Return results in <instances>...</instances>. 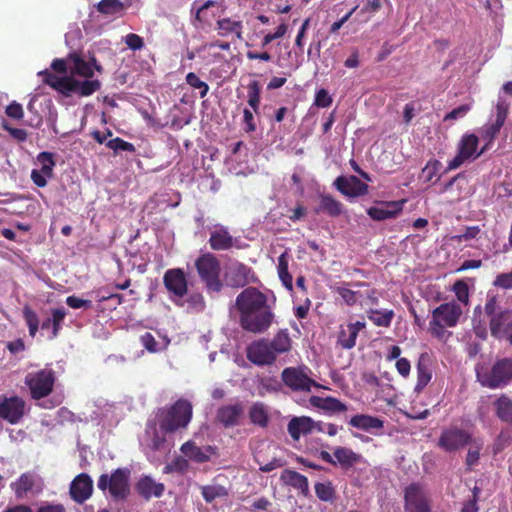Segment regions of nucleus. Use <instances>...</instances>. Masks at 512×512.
<instances>
[{"label": "nucleus", "mask_w": 512, "mask_h": 512, "mask_svg": "<svg viewBox=\"0 0 512 512\" xmlns=\"http://www.w3.org/2000/svg\"><path fill=\"white\" fill-rule=\"evenodd\" d=\"M235 307L239 313V323L243 330L262 334L274 322L275 314L266 294L256 287L243 289L236 297Z\"/></svg>", "instance_id": "f257e3e1"}, {"label": "nucleus", "mask_w": 512, "mask_h": 512, "mask_svg": "<svg viewBox=\"0 0 512 512\" xmlns=\"http://www.w3.org/2000/svg\"><path fill=\"white\" fill-rule=\"evenodd\" d=\"M192 416L193 405L185 398H180L173 404L159 409L157 413L159 428L165 434L186 429Z\"/></svg>", "instance_id": "f03ea898"}, {"label": "nucleus", "mask_w": 512, "mask_h": 512, "mask_svg": "<svg viewBox=\"0 0 512 512\" xmlns=\"http://www.w3.org/2000/svg\"><path fill=\"white\" fill-rule=\"evenodd\" d=\"M462 313V308L456 301L440 304L432 311V319L429 322L430 334L437 339H443L447 334L445 329L455 327Z\"/></svg>", "instance_id": "7ed1b4c3"}, {"label": "nucleus", "mask_w": 512, "mask_h": 512, "mask_svg": "<svg viewBox=\"0 0 512 512\" xmlns=\"http://www.w3.org/2000/svg\"><path fill=\"white\" fill-rule=\"evenodd\" d=\"M130 476V469L117 468L110 475H100L97 487L103 492L108 491L113 500L122 501L130 494Z\"/></svg>", "instance_id": "20e7f679"}, {"label": "nucleus", "mask_w": 512, "mask_h": 512, "mask_svg": "<svg viewBox=\"0 0 512 512\" xmlns=\"http://www.w3.org/2000/svg\"><path fill=\"white\" fill-rule=\"evenodd\" d=\"M195 268L208 293H219L222 290L220 262L214 254L208 252L200 255L195 261Z\"/></svg>", "instance_id": "39448f33"}, {"label": "nucleus", "mask_w": 512, "mask_h": 512, "mask_svg": "<svg viewBox=\"0 0 512 512\" xmlns=\"http://www.w3.org/2000/svg\"><path fill=\"white\" fill-rule=\"evenodd\" d=\"M56 381L55 372L52 369H41L28 373L25 376V385L29 388L31 398L40 400L49 396Z\"/></svg>", "instance_id": "423d86ee"}, {"label": "nucleus", "mask_w": 512, "mask_h": 512, "mask_svg": "<svg viewBox=\"0 0 512 512\" xmlns=\"http://www.w3.org/2000/svg\"><path fill=\"white\" fill-rule=\"evenodd\" d=\"M472 443V434L457 425L442 429L437 446L447 453H454Z\"/></svg>", "instance_id": "0eeeda50"}, {"label": "nucleus", "mask_w": 512, "mask_h": 512, "mask_svg": "<svg viewBox=\"0 0 512 512\" xmlns=\"http://www.w3.org/2000/svg\"><path fill=\"white\" fill-rule=\"evenodd\" d=\"M310 369L306 366L287 367L281 373L283 383L296 392H310L312 387L323 388L314 379L309 377Z\"/></svg>", "instance_id": "6e6552de"}, {"label": "nucleus", "mask_w": 512, "mask_h": 512, "mask_svg": "<svg viewBox=\"0 0 512 512\" xmlns=\"http://www.w3.org/2000/svg\"><path fill=\"white\" fill-rule=\"evenodd\" d=\"M224 280L229 287L243 288L249 283H256L258 278L251 267L242 262L234 261L227 266Z\"/></svg>", "instance_id": "1a4fd4ad"}, {"label": "nucleus", "mask_w": 512, "mask_h": 512, "mask_svg": "<svg viewBox=\"0 0 512 512\" xmlns=\"http://www.w3.org/2000/svg\"><path fill=\"white\" fill-rule=\"evenodd\" d=\"M512 380V359L503 358L495 362L490 373L483 376L481 384L490 389L507 385Z\"/></svg>", "instance_id": "9d476101"}, {"label": "nucleus", "mask_w": 512, "mask_h": 512, "mask_svg": "<svg viewBox=\"0 0 512 512\" xmlns=\"http://www.w3.org/2000/svg\"><path fill=\"white\" fill-rule=\"evenodd\" d=\"M319 457L324 462L336 466L337 464L344 470H348L359 464L363 457L361 454L354 452L351 448L337 446L333 450V456L325 450L320 451Z\"/></svg>", "instance_id": "9b49d317"}, {"label": "nucleus", "mask_w": 512, "mask_h": 512, "mask_svg": "<svg viewBox=\"0 0 512 512\" xmlns=\"http://www.w3.org/2000/svg\"><path fill=\"white\" fill-rule=\"evenodd\" d=\"M405 512H431L429 499L418 483H411L404 491Z\"/></svg>", "instance_id": "f8f14e48"}, {"label": "nucleus", "mask_w": 512, "mask_h": 512, "mask_svg": "<svg viewBox=\"0 0 512 512\" xmlns=\"http://www.w3.org/2000/svg\"><path fill=\"white\" fill-rule=\"evenodd\" d=\"M163 285L171 298L182 299L188 294V280L182 268H171L163 275Z\"/></svg>", "instance_id": "ddd939ff"}, {"label": "nucleus", "mask_w": 512, "mask_h": 512, "mask_svg": "<svg viewBox=\"0 0 512 512\" xmlns=\"http://www.w3.org/2000/svg\"><path fill=\"white\" fill-rule=\"evenodd\" d=\"M479 139L478 137L471 134H464L458 143L456 156L448 162L447 169L455 170L459 168L465 161L470 159H476L477 147Z\"/></svg>", "instance_id": "4468645a"}, {"label": "nucleus", "mask_w": 512, "mask_h": 512, "mask_svg": "<svg viewBox=\"0 0 512 512\" xmlns=\"http://www.w3.org/2000/svg\"><path fill=\"white\" fill-rule=\"evenodd\" d=\"M25 413V401L18 396L0 397V418L17 424Z\"/></svg>", "instance_id": "2eb2a0df"}, {"label": "nucleus", "mask_w": 512, "mask_h": 512, "mask_svg": "<svg viewBox=\"0 0 512 512\" xmlns=\"http://www.w3.org/2000/svg\"><path fill=\"white\" fill-rule=\"evenodd\" d=\"M333 185L342 195L348 198L365 196L369 189L366 183L354 175L338 176Z\"/></svg>", "instance_id": "dca6fc26"}, {"label": "nucleus", "mask_w": 512, "mask_h": 512, "mask_svg": "<svg viewBox=\"0 0 512 512\" xmlns=\"http://www.w3.org/2000/svg\"><path fill=\"white\" fill-rule=\"evenodd\" d=\"M247 358L254 364L263 366L272 364L276 355L271 349L269 341L261 339L252 342L247 348Z\"/></svg>", "instance_id": "f3484780"}, {"label": "nucleus", "mask_w": 512, "mask_h": 512, "mask_svg": "<svg viewBox=\"0 0 512 512\" xmlns=\"http://www.w3.org/2000/svg\"><path fill=\"white\" fill-rule=\"evenodd\" d=\"M71 498L78 504H83L93 493V480L86 474L77 475L70 484Z\"/></svg>", "instance_id": "a211bd4d"}, {"label": "nucleus", "mask_w": 512, "mask_h": 512, "mask_svg": "<svg viewBox=\"0 0 512 512\" xmlns=\"http://www.w3.org/2000/svg\"><path fill=\"white\" fill-rule=\"evenodd\" d=\"M39 478L33 472L22 473L18 479L10 483L11 490L15 493L18 500L24 499L28 493H34ZM41 489L35 490L38 493Z\"/></svg>", "instance_id": "6ab92c4d"}, {"label": "nucleus", "mask_w": 512, "mask_h": 512, "mask_svg": "<svg viewBox=\"0 0 512 512\" xmlns=\"http://www.w3.org/2000/svg\"><path fill=\"white\" fill-rule=\"evenodd\" d=\"M489 328L495 338L501 339L506 336L512 329V311L506 309L492 316L489 319Z\"/></svg>", "instance_id": "aec40b11"}, {"label": "nucleus", "mask_w": 512, "mask_h": 512, "mask_svg": "<svg viewBox=\"0 0 512 512\" xmlns=\"http://www.w3.org/2000/svg\"><path fill=\"white\" fill-rule=\"evenodd\" d=\"M366 327L365 322L356 321L348 323L346 327L340 326L338 332L337 344L343 349H352L356 345V339L361 330Z\"/></svg>", "instance_id": "412c9836"}, {"label": "nucleus", "mask_w": 512, "mask_h": 512, "mask_svg": "<svg viewBox=\"0 0 512 512\" xmlns=\"http://www.w3.org/2000/svg\"><path fill=\"white\" fill-rule=\"evenodd\" d=\"M135 490L139 496L148 501L152 497L160 498L165 491V486L163 483L156 482L151 476L145 475L138 480Z\"/></svg>", "instance_id": "4be33fe9"}, {"label": "nucleus", "mask_w": 512, "mask_h": 512, "mask_svg": "<svg viewBox=\"0 0 512 512\" xmlns=\"http://www.w3.org/2000/svg\"><path fill=\"white\" fill-rule=\"evenodd\" d=\"M280 480L285 485L297 490L303 497H311L308 478L299 472L291 469H285L281 473Z\"/></svg>", "instance_id": "5701e85b"}, {"label": "nucleus", "mask_w": 512, "mask_h": 512, "mask_svg": "<svg viewBox=\"0 0 512 512\" xmlns=\"http://www.w3.org/2000/svg\"><path fill=\"white\" fill-rule=\"evenodd\" d=\"M243 412L244 407L239 402L232 405H224L218 408L216 418L225 428H229L239 424V419Z\"/></svg>", "instance_id": "b1692460"}, {"label": "nucleus", "mask_w": 512, "mask_h": 512, "mask_svg": "<svg viewBox=\"0 0 512 512\" xmlns=\"http://www.w3.org/2000/svg\"><path fill=\"white\" fill-rule=\"evenodd\" d=\"M181 452L190 460L196 463H205L210 460L211 454L215 453V448L208 445L204 449L197 446L192 440L185 442L181 448Z\"/></svg>", "instance_id": "393cba45"}, {"label": "nucleus", "mask_w": 512, "mask_h": 512, "mask_svg": "<svg viewBox=\"0 0 512 512\" xmlns=\"http://www.w3.org/2000/svg\"><path fill=\"white\" fill-rule=\"evenodd\" d=\"M314 428L315 421L308 416L294 417L287 425L288 433L295 441H298L301 435L310 434Z\"/></svg>", "instance_id": "a878e982"}, {"label": "nucleus", "mask_w": 512, "mask_h": 512, "mask_svg": "<svg viewBox=\"0 0 512 512\" xmlns=\"http://www.w3.org/2000/svg\"><path fill=\"white\" fill-rule=\"evenodd\" d=\"M309 403L312 407L323 410L329 414H337L347 411V406L339 399L332 396H311L309 398Z\"/></svg>", "instance_id": "bb28decb"}, {"label": "nucleus", "mask_w": 512, "mask_h": 512, "mask_svg": "<svg viewBox=\"0 0 512 512\" xmlns=\"http://www.w3.org/2000/svg\"><path fill=\"white\" fill-rule=\"evenodd\" d=\"M243 28L241 20H233L230 17L220 18L216 21V30L221 37L234 35L238 40H242Z\"/></svg>", "instance_id": "cd10ccee"}, {"label": "nucleus", "mask_w": 512, "mask_h": 512, "mask_svg": "<svg viewBox=\"0 0 512 512\" xmlns=\"http://www.w3.org/2000/svg\"><path fill=\"white\" fill-rule=\"evenodd\" d=\"M209 245L214 251L229 250L234 246V238L225 227H219L210 233Z\"/></svg>", "instance_id": "c85d7f7f"}, {"label": "nucleus", "mask_w": 512, "mask_h": 512, "mask_svg": "<svg viewBox=\"0 0 512 512\" xmlns=\"http://www.w3.org/2000/svg\"><path fill=\"white\" fill-rule=\"evenodd\" d=\"M401 210L400 202H384L380 207H370L367 214L375 221H383L396 217Z\"/></svg>", "instance_id": "c756f323"}, {"label": "nucleus", "mask_w": 512, "mask_h": 512, "mask_svg": "<svg viewBox=\"0 0 512 512\" xmlns=\"http://www.w3.org/2000/svg\"><path fill=\"white\" fill-rule=\"evenodd\" d=\"M349 424L352 427L363 431L377 430L384 427V422L381 419L366 414H357L353 416L350 419Z\"/></svg>", "instance_id": "7c9ffc66"}, {"label": "nucleus", "mask_w": 512, "mask_h": 512, "mask_svg": "<svg viewBox=\"0 0 512 512\" xmlns=\"http://www.w3.org/2000/svg\"><path fill=\"white\" fill-rule=\"evenodd\" d=\"M429 357L427 354H421L417 363V383L415 390L422 391L432 378L431 370L428 366Z\"/></svg>", "instance_id": "2f4dec72"}, {"label": "nucleus", "mask_w": 512, "mask_h": 512, "mask_svg": "<svg viewBox=\"0 0 512 512\" xmlns=\"http://www.w3.org/2000/svg\"><path fill=\"white\" fill-rule=\"evenodd\" d=\"M69 58L73 61V64H74L73 72L80 76H83L86 78H90L93 76L94 70L92 67V63L94 64V67L97 71L101 70V66L96 64L95 58H92L91 61H88V62L85 61L83 58H81L77 54H72V55H70Z\"/></svg>", "instance_id": "473e14b6"}, {"label": "nucleus", "mask_w": 512, "mask_h": 512, "mask_svg": "<svg viewBox=\"0 0 512 512\" xmlns=\"http://www.w3.org/2000/svg\"><path fill=\"white\" fill-rule=\"evenodd\" d=\"M316 212H325L330 217H338L343 212V204L329 194L320 196V204Z\"/></svg>", "instance_id": "72a5a7b5"}, {"label": "nucleus", "mask_w": 512, "mask_h": 512, "mask_svg": "<svg viewBox=\"0 0 512 512\" xmlns=\"http://www.w3.org/2000/svg\"><path fill=\"white\" fill-rule=\"evenodd\" d=\"M250 421L262 428L268 426L269 413L267 406L262 402H255L249 409Z\"/></svg>", "instance_id": "f704fd0d"}, {"label": "nucleus", "mask_w": 512, "mask_h": 512, "mask_svg": "<svg viewBox=\"0 0 512 512\" xmlns=\"http://www.w3.org/2000/svg\"><path fill=\"white\" fill-rule=\"evenodd\" d=\"M503 123L496 121L490 125H485L481 129V137L483 140L486 141L485 145L482 147V149L476 154V157H479L482 155L485 151H487L491 144L493 143L494 139L500 132L501 128L503 127Z\"/></svg>", "instance_id": "c9c22d12"}, {"label": "nucleus", "mask_w": 512, "mask_h": 512, "mask_svg": "<svg viewBox=\"0 0 512 512\" xmlns=\"http://www.w3.org/2000/svg\"><path fill=\"white\" fill-rule=\"evenodd\" d=\"M494 407L500 420L512 424V400L508 396L501 395L494 402Z\"/></svg>", "instance_id": "e433bc0d"}, {"label": "nucleus", "mask_w": 512, "mask_h": 512, "mask_svg": "<svg viewBox=\"0 0 512 512\" xmlns=\"http://www.w3.org/2000/svg\"><path fill=\"white\" fill-rule=\"evenodd\" d=\"M394 317L393 310L370 309L368 319L377 327H389Z\"/></svg>", "instance_id": "4c0bfd02"}, {"label": "nucleus", "mask_w": 512, "mask_h": 512, "mask_svg": "<svg viewBox=\"0 0 512 512\" xmlns=\"http://www.w3.org/2000/svg\"><path fill=\"white\" fill-rule=\"evenodd\" d=\"M317 498L323 502H333L336 497V491L331 481L317 482L314 485Z\"/></svg>", "instance_id": "58836bf2"}, {"label": "nucleus", "mask_w": 512, "mask_h": 512, "mask_svg": "<svg viewBox=\"0 0 512 512\" xmlns=\"http://www.w3.org/2000/svg\"><path fill=\"white\" fill-rule=\"evenodd\" d=\"M37 162L40 164V169H37V171L48 178H52L54 175V167L56 165L54 154L51 152H41L37 156Z\"/></svg>", "instance_id": "ea45409f"}, {"label": "nucleus", "mask_w": 512, "mask_h": 512, "mask_svg": "<svg viewBox=\"0 0 512 512\" xmlns=\"http://www.w3.org/2000/svg\"><path fill=\"white\" fill-rule=\"evenodd\" d=\"M247 97L248 105L255 113H258L261 100V85L257 80H253L247 85Z\"/></svg>", "instance_id": "a19ab883"}, {"label": "nucleus", "mask_w": 512, "mask_h": 512, "mask_svg": "<svg viewBox=\"0 0 512 512\" xmlns=\"http://www.w3.org/2000/svg\"><path fill=\"white\" fill-rule=\"evenodd\" d=\"M201 494L207 503H211L217 498L226 497L228 491L222 485H206L201 487Z\"/></svg>", "instance_id": "79ce46f5"}, {"label": "nucleus", "mask_w": 512, "mask_h": 512, "mask_svg": "<svg viewBox=\"0 0 512 512\" xmlns=\"http://www.w3.org/2000/svg\"><path fill=\"white\" fill-rule=\"evenodd\" d=\"M470 447L467 451L465 464L469 469L475 466L480 459V452L483 448V441L481 439H473L472 443L469 444Z\"/></svg>", "instance_id": "37998d69"}, {"label": "nucleus", "mask_w": 512, "mask_h": 512, "mask_svg": "<svg viewBox=\"0 0 512 512\" xmlns=\"http://www.w3.org/2000/svg\"><path fill=\"white\" fill-rule=\"evenodd\" d=\"M269 344L275 355L287 352L291 348V340L288 334L284 332L277 333Z\"/></svg>", "instance_id": "c03bdc74"}, {"label": "nucleus", "mask_w": 512, "mask_h": 512, "mask_svg": "<svg viewBox=\"0 0 512 512\" xmlns=\"http://www.w3.org/2000/svg\"><path fill=\"white\" fill-rule=\"evenodd\" d=\"M66 315H67V311L64 307L51 309V317L50 318H51V322H52V332H51L50 339H54L59 335L60 330L62 328V323H63Z\"/></svg>", "instance_id": "a18cd8bd"}, {"label": "nucleus", "mask_w": 512, "mask_h": 512, "mask_svg": "<svg viewBox=\"0 0 512 512\" xmlns=\"http://www.w3.org/2000/svg\"><path fill=\"white\" fill-rule=\"evenodd\" d=\"M23 317L28 326L29 335L35 337L39 329V318L37 313L29 306L23 308Z\"/></svg>", "instance_id": "49530a36"}, {"label": "nucleus", "mask_w": 512, "mask_h": 512, "mask_svg": "<svg viewBox=\"0 0 512 512\" xmlns=\"http://www.w3.org/2000/svg\"><path fill=\"white\" fill-rule=\"evenodd\" d=\"M101 87V84L99 80H84V81H78L77 85L75 87L76 93H78L81 96H90L96 91H98Z\"/></svg>", "instance_id": "de8ad7c7"}, {"label": "nucleus", "mask_w": 512, "mask_h": 512, "mask_svg": "<svg viewBox=\"0 0 512 512\" xmlns=\"http://www.w3.org/2000/svg\"><path fill=\"white\" fill-rule=\"evenodd\" d=\"M96 7L98 12L112 15L120 11L123 8V4L120 0H101Z\"/></svg>", "instance_id": "09e8293b"}, {"label": "nucleus", "mask_w": 512, "mask_h": 512, "mask_svg": "<svg viewBox=\"0 0 512 512\" xmlns=\"http://www.w3.org/2000/svg\"><path fill=\"white\" fill-rule=\"evenodd\" d=\"M186 82L192 88L199 90L200 98H204L209 92L208 84L202 81L194 72H189L186 75Z\"/></svg>", "instance_id": "8fccbe9b"}, {"label": "nucleus", "mask_w": 512, "mask_h": 512, "mask_svg": "<svg viewBox=\"0 0 512 512\" xmlns=\"http://www.w3.org/2000/svg\"><path fill=\"white\" fill-rule=\"evenodd\" d=\"M106 146L108 148L114 150L115 152L126 151V152H130V153H134L136 150L135 146L132 143L127 142L119 137H116L114 139L107 141Z\"/></svg>", "instance_id": "3c124183"}, {"label": "nucleus", "mask_w": 512, "mask_h": 512, "mask_svg": "<svg viewBox=\"0 0 512 512\" xmlns=\"http://www.w3.org/2000/svg\"><path fill=\"white\" fill-rule=\"evenodd\" d=\"M459 302L468 304L469 302V288L463 280H457L452 287Z\"/></svg>", "instance_id": "603ef678"}, {"label": "nucleus", "mask_w": 512, "mask_h": 512, "mask_svg": "<svg viewBox=\"0 0 512 512\" xmlns=\"http://www.w3.org/2000/svg\"><path fill=\"white\" fill-rule=\"evenodd\" d=\"M188 468V461L183 457H177L172 462L165 465L163 472L165 474L178 472L184 473Z\"/></svg>", "instance_id": "864d4df0"}, {"label": "nucleus", "mask_w": 512, "mask_h": 512, "mask_svg": "<svg viewBox=\"0 0 512 512\" xmlns=\"http://www.w3.org/2000/svg\"><path fill=\"white\" fill-rule=\"evenodd\" d=\"M76 85L77 80L64 76L57 81L55 90L62 94L69 95V93L75 91Z\"/></svg>", "instance_id": "5fc2aeb1"}, {"label": "nucleus", "mask_w": 512, "mask_h": 512, "mask_svg": "<svg viewBox=\"0 0 512 512\" xmlns=\"http://www.w3.org/2000/svg\"><path fill=\"white\" fill-rule=\"evenodd\" d=\"M186 303L189 308L197 312H201L205 308V300L201 293L190 294L186 299Z\"/></svg>", "instance_id": "6e6d98bb"}, {"label": "nucleus", "mask_w": 512, "mask_h": 512, "mask_svg": "<svg viewBox=\"0 0 512 512\" xmlns=\"http://www.w3.org/2000/svg\"><path fill=\"white\" fill-rule=\"evenodd\" d=\"M333 102L331 95H329L328 91L324 88L316 91L314 105L318 108H327Z\"/></svg>", "instance_id": "4d7b16f0"}, {"label": "nucleus", "mask_w": 512, "mask_h": 512, "mask_svg": "<svg viewBox=\"0 0 512 512\" xmlns=\"http://www.w3.org/2000/svg\"><path fill=\"white\" fill-rule=\"evenodd\" d=\"M335 291L348 306H353L354 304H356L359 292L350 290L345 287H337Z\"/></svg>", "instance_id": "13d9d810"}, {"label": "nucleus", "mask_w": 512, "mask_h": 512, "mask_svg": "<svg viewBox=\"0 0 512 512\" xmlns=\"http://www.w3.org/2000/svg\"><path fill=\"white\" fill-rule=\"evenodd\" d=\"M510 104L501 96L498 97L496 104V121L505 123Z\"/></svg>", "instance_id": "bf43d9fd"}, {"label": "nucleus", "mask_w": 512, "mask_h": 512, "mask_svg": "<svg viewBox=\"0 0 512 512\" xmlns=\"http://www.w3.org/2000/svg\"><path fill=\"white\" fill-rule=\"evenodd\" d=\"M2 128L7 131L10 136L12 138H14L15 140H17L18 142H24L26 141L27 139V132L26 130L24 129H21V128H14V127H11L7 121H3L2 122Z\"/></svg>", "instance_id": "052dcab7"}, {"label": "nucleus", "mask_w": 512, "mask_h": 512, "mask_svg": "<svg viewBox=\"0 0 512 512\" xmlns=\"http://www.w3.org/2000/svg\"><path fill=\"white\" fill-rule=\"evenodd\" d=\"M480 233L479 226H468L465 228V231L462 234L455 235L452 237L453 240L457 242L468 241L474 239Z\"/></svg>", "instance_id": "680f3d73"}, {"label": "nucleus", "mask_w": 512, "mask_h": 512, "mask_svg": "<svg viewBox=\"0 0 512 512\" xmlns=\"http://www.w3.org/2000/svg\"><path fill=\"white\" fill-rule=\"evenodd\" d=\"M493 285L497 288L512 289V272L498 274Z\"/></svg>", "instance_id": "e2e57ef3"}, {"label": "nucleus", "mask_w": 512, "mask_h": 512, "mask_svg": "<svg viewBox=\"0 0 512 512\" xmlns=\"http://www.w3.org/2000/svg\"><path fill=\"white\" fill-rule=\"evenodd\" d=\"M472 106L471 104H463L453 109L449 113H447L444 117V121L448 120H456L458 118L464 117L470 110Z\"/></svg>", "instance_id": "0e129e2a"}, {"label": "nucleus", "mask_w": 512, "mask_h": 512, "mask_svg": "<svg viewBox=\"0 0 512 512\" xmlns=\"http://www.w3.org/2000/svg\"><path fill=\"white\" fill-rule=\"evenodd\" d=\"M66 304L73 309H89L92 307V302L90 300L81 299L75 295L68 296L66 298Z\"/></svg>", "instance_id": "69168bd1"}, {"label": "nucleus", "mask_w": 512, "mask_h": 512, "mask_svg": "<svg viewBox=\"0 0 512 512\" xmlns=\"http://www.w3.org/2000/svg\"><path fill=\"white\" fill-rule=\"evenodd\" d=\"M5 113L8 117L15 120H20L24 116L23 108L21 104L16 101L11 102L5 109Z\"/></svg>", "instance_id": "338daca9"}, {"label": "nucleus", "mask_w": 512, "mask_h": 512, "mask_svg": "<svg viewBox=\"0 0 512 512\" xmlns=\"http://www.w3.org/2000/svg\"><path fill=\"white\" fill-rule=\"evenodd\" d=\"M125 43L131 50H141L144 46L143 38L135 33H129L125 37Z\"/></svg>", "instance_id": "774afa93"}]
</instances>
